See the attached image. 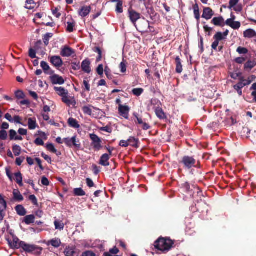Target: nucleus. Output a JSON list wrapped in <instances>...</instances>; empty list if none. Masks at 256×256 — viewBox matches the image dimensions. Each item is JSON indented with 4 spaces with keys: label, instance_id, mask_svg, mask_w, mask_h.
<instances>
[{
    "label": "nucleus",
    "instance_id": "7c9ffc66",
    "mask_svg": "<svg viewBox=\"0 0 256 256\" xmlns=\"http://www.w3.org/2000/svg\"><path fill=\"white\" fill-rule=\"evenodd\" d=\"M36 4L34 0H26L25 8L28 10H32L35 8Z\"/></svg>",
    "mask_w": 256,
    "mask_h": 256
},
{
    "label": "nucleus",
    "instance_id": "39448f33",
    "mask_svg": "<svg viewBox=\"0 0 256 256\" xmlns=\"http://www.w3.org/2000/svg\"><path fill=\"white\" fill-rule=\"evenodd\" d=\"M90 138L92 141L91 145L92 148L96 151L100 150L102 148L101 145L102 142L100 138L94 134H90Z\"/></svg>",
    "mask_w": 256,
    "mask_h": 256
},
{
    "label": "nucleus",
    "instance_id": "0e129e2a",
    "mask_svg": "<svg viewBox=\"0 0 256 256\" xmlns=\"http://www.w3.org/2000/svg\"><path fill=\"white\" fill-rule=\"evenodd\" d=\"M86 78L84 80L83 84L84 86V90L87 92L90 91V85L88 84V82L86 80Z\"/></svg>",
    "mask_w": 256,
    "mask_h": 256
},
{
    "label": "nucleus",
    "instance_id": "7ed1b4c3",
    "mask_svg": "<svg viewBox=\"0 0 256 256\" xmlns=\"http://www.w3.org/2000/svg\"><path fill=\"white\" fill-rule=\"evenodd\" d=\"M20 248L28 253H40L42 248L40 247L36 246L34 244H30L26 243L24 242H20Z\"/></svg>",
    "mask_w": 256,
    "mask_h": 256
},
{
    "label": "nucleus",
    "instance_id": "603ef678",
    "mask_svg": "<svg viewBox=\"0 0 256 256\" xmlns=\"http://www.w3.org/2000/svg\"><path fill=\"white\" fill-rule=\"evenodd\" d=\"M8 138L7 132L5 130H1L0 131V140H4Z\"/></svg>",
    "mask_w": 256,
    "mask_h": 256
},
{
    "label": "nucleus",
    "instance_id": "680f3d73",
    "mask_svg": "<svg viewBox=\"0 0 256 256\" xmlns=\"http://www.w3.org/2000/svg\"><path fill=\"white\" fill-rule=\"evenodd\" d=\"M96 72L97 73L100 75L102 76L104 74V66L102 64H100L98 67L96 68Z\"/></svg>",
    "mask_w": 256,
    "mask_h": 256
},
{
    "label": "nucleus",
    "instance_id": "13d9d810",
    "mask_svg": "<svg viewBox=\"0 0 256 256\" xmlns=\"http://www.w3.org/2000/svg\"><path fill=\"white\" fill-rule=\"evenodd\" d=\"M28 56L32 58H36V50L32 48H30L28 51Z\"/></svg>",
    "mask_w": 256,
    "mask_h": 256
},
{
    "label": "nucleus",
    "instance_id": "a18cd8bd",
    "mask_svg": "<svg viewBox=\"0 0 256 256\" xmlns=\"http://www.w3.org/2000/svg\"><path fill=\"white\" fill-rule=\"evenodd\" d=\"M246 86V84H244V82L243 76H241L239 78L238 82L236 84L234 85L233 87L242 88Z\"/></svg>",
    "mask_w": 256,
    "mask_h": 256
},
{
    "label": "nucleus",
    "instance_id": "cd10ccee",
    "mask_svg": "<svg viewBox=\"0 0 256 256\" xmlns=\"http://www.w3.org/2000/svg\"><path fill=\"white\" fill-rule=\"evenodd\" d=\"M128 140L129 144L132 146L136 148L138 147V139L134 137L130 136Z\"/></svg>",
    "mask_w": 256,
    "mask_h": 256
},
{
    "label": "nucleus",
    "instance_id": "864d4df0",
    "mask_svg": "<svg viewBox=\"0 0 256 256\" xmlns=\"http://www.w3.org/2000/svg\"><path fill=\"white\" fill-rule=\"evenodd\" d=\"M236 52L239 54H246L248 52V50L246 48L239 46Z\"/></svg>",
    "mask_w": 256,
    "mask_h": 256
},
{
    "label": "nucleus",
    "instance_id": "0eeeda50",
    "mask_svg": "<svg viewBox=\"0 0 256 256\" xmlns=\"http://www.w3.org/2000/svg\"><path fill=\"white\" fill-rule=\"evenodd\" d=\"M6 240L8 242L9 246L10 248L13 249H18L20 248V242L16 236H14L12 241L8 236H6Z\"/></svg>",
    "mask_w": 256,
    "mask_h": 256
},
{
    "label": "nucleus",
    "instance_id": "ddd939ff",
    "mask_svg": "<svg viewBox=\"0 0 256 256\" xmlns=\"http://www.w3.org/2000/svg\"><path fill=\"white\" fill-rule=\"evenodd\" d=\"M130 108L128 106L120 105L118 106L119 114L124 118L128 119Z\"/></svg>",
    "mask_w": 256,
    "mask_h": 256
},
{
    "label": "nucleus",
    "instance_id": "f8f14e48",
    "mask_svg": "<svg viewBox=\"0 0 256 256\" xmlns=\"http://www.w3.org/2000/svg\"><path fill=\"white\" fill-rule=\"evenodd\" d=\"M74 53L75 52L72 48L65 46L62 48L60 55L63 57H69Z\"/></svg>",
    "mask_w": 256,
    "mask_h": 256
},
{
    "label": "nucleus",
    "instance_id": "2eb2a0df",
    "mask_svg": "<svg viewBox=\"0 0 256 256\" xmlns=\"http://www.w3.org/2000/svg\"><path fill=\"white\" fill-rule=\"evenodd\" d=\"M91 10L90 6H82L78 10V14L82 17H86L90 14Z\"/></svg>",
    "mask_w": 256,
    "mask_h": 256
},
{
    "label": "nucleus",
    "instance_id": "6e6552de",
    "mask_svg": "<svg viewBox=\"0 0 256 256\" xmlns=\"http://www.w3.org/2000/svg\"><path fill=\"white\" fill-rule=\"evenodd\" d=\"M129 18L132 23L136 26V21L140 18V14L131 7L128 10Z\"/></svg>",
    "mask_w": 256,
    "mask_h": 256
},
{
    "label": "nucleus",
    "instance_id": "473e14b6",
    "mask_svg": "<svg viewBox=\"0 0 256 256\" xmlns=\"http://www.w3.org/2000/svg\"><path fill=\"white\" fill-rule=\"evenodd\" d=\"M60 244L61 241L59 238H54L48 242V244H50L56 248H58Z\"/></svg>",
    "mask_w": 256,
    "mask_h": 256
},
{
    "label": "nucleus",
    "instance_id": "412c9836",
    "mask_svg": "<svg viewBox=\"0 0 256 256\" xmlns=\"http://www.w3.org/2000/svg\"><path fill=\"white\" fill-rule=\"evenodd\" d=\"M244 36L246 38H251L256 36V32L253 29L249 28L244 32Z\"/></svg>",
    "mask_w": 256,
    "mask_h": 256
},
{
    "label": "nucleus",
    "instance_id": "8fccbe9b",
    "mask_svg": "<svg viewBox=\"0 0 256 256\" xmlns=\"http://www.w3.org/2000/svg\"><path fill=\"white\" fill-rule=\"evenodd\" d=\"M28 200L32 202V204L36 206H38V202L37 198L34 195H30L28 196Z\"/></svg>",
    "mask_w": 256,
    "mask_h": 256
},
{
    "label": "nucleus",
    "instance_id": "f03ea898",
    "mask_svg": "<svg viewBox=\"0 0 256 256\" xmlns=\"http://www.w3.org/2000/svg\"><path fill=\"white\" fill-rule=\"evenodd\" d=\"M180 164L183 165L184 168L190 170L196 166V160L194 156H184L179 162Z\"/></svg>",
    "mask_w": 256,
    "mask_h": 256
},
{
    "label": "nucleus",
    "instance_id": "c85d7f7f",
    "mask_svg": "<svg viewBox=\"0 0 256 256\" xmlns=\"http://www.w3.org/2000/svg\"><path fill=\"white\" fill-rule=\"evenodd\" d=\"M256 66V60H248V61L244 66V68L246 70H251L253 68Z\"/></svg>",
    "mask_w": 256,
    "mask_h": 256
},
{
    "label": "nucleus",
    "instance_id": "f704fd0d",
    "mask_svg": "<svg viewBox=\"0 0 256 256\" xmlns=\"http://www.w3.org/2000/svg\"><path fill=\"white\" fill-rule=\"evenodd\" d=\"M182 188L186 194H190L192 192V190L191 189L190 184L188 182H185L182 184Z\"/></svg>",
    "mask_w": 256,
    "mask_h": 256
},
{
    "label": "nucleus",
    "instance_id": "20e7f679",
    "mask_svg": "<svg viewBox=\"0 0 256 256\" xmlns=\"http://www.w3.org/2000/svg\"><path fill=\"white\" fill-rule=\"evenodd\" d=\"M64 142L67 146L70 148L74 147L77 150H80L82 146L80 140L76 136H74L72 138H64Z\"/></svg>",
    "mask_w": 256,
    "mask_h": 256
},
{
    "label": "nucleus",
    "instance_id": "a211bd4d",
    "mask_svg": "<svg viewBox=\"0 0 256 256\" xmlns=\"http://www.w3.org/2000/svg\"><path fill=\"white\" fill-rule=\"evenodd\" d=\"M176 68V72L178 74H180L182 72V60L179 56H176L175 58Z\"/></svg>",
    "mask_w": 256,
    "mask_h": 256
},
{
    "label": "nucleus",
    "instance_id": "c9c22d12",
    "mask_svg": "<svg viewBox=\"0 0 256 256\" xmlns=\"http://www.w3.org/2000/svg\"><path fill=\"white\" fill-rule=\"evenodd\" d=\"M94 52L98 54V56L96 60V62H100L102 58V52L100 48L98 46L94 47Z\"/></svg>",
    "mask_w": 256,
    "mask_h": 256
},
{
    "label": "nucleus",
    "instance_id": "ea45409f",
    "mask_svg": "<svg viewBox=\"0 0 256 256\" xmlns=\"http://www.w3.org/2000/svg\"><path fill=\"white\" fill-rule=\"evenodd\" d=\"M54 224L56 230H63L64 228V224L62 222H60L58 220H55L54 222Z\"/></svg>",
    "mask_w": 256,
    "mask_h": 256
},
{
    "label": "nucleus",
    "instance_id": "5fc2aeb1",
    "mask_svg": "<svg viewBox=\"0 0 256 256\" xmlns=\"http://www.w3.org/2000/svg\"><path fill=\"white\" fill-rule=\"evenodd\" d=\"M68 26L66 30L68 32H72L74 30V27L75 26V23L74 22H68Z\"/></svg>",
    "mask_w": 256,
    "mask_h": 256
},
{
    "label": "nucleus",
    "instance_id": "4d7b16f0",
    "mask_svg": "<svg viewBox=\"0 0 256 256\" xmlns=\"http://www.w3.org/2000/svg\"><path fill=\"white\" fill-rule=\"evenodd\" d=\"M0 204L2 206V209L6 210V202L4 199L0 194Z\"/></svg>",
    "mask_w": 256,
    "mask_h": 256
},
{
    "label": "nucleus",
    "instance_id": "c756f323",
    "mask_svg": "<svg viewBox=\"0 0 256 256\" xmlns=\"http://www.w3.org/2000/svg\"><path fill=\"white\" fill-rule=\"evenodd\" d=\"M54 90H56L57 94L61 96H62L64 94H68V91L62 87L55 86L54 88Z\"/></svg>",
    "mask_w": 256,
    "mask_h": 256
},
{
    "label": "nucleus",
    "instance_id": "b1692460",
    "mask_svg": "<svg viewBox=\"0 0 256 256\" xmlns=\"http://www.w3.org/2000/svg\"><path fill=\"white\" fill-rule=\"evenodd\" d=\"M35 216L34 214H30L26 216L22 221L26 224H30L34 222Z\"/></svg>",
    "mask_w": 256,
    "mask_h": 256
},
{
    "label": "nucleus",
    "instance_id": "37998d69",
    "mask_svg": "<svg viewBox=\"0 0 256 256\" xmlns=\"http://www.w3.org/2000/svg\"><path fill=\"white\" fill-rule=\"evenodd\" d=\"M117 2L116 11L118 13H122L123 12L122 2V0H118Z\"/></svg>",
    "mask_w": 256,
    "mask_h": 256
},
{
    "label": "nucleus",
    "instance_id": "9b49d317",
    "mask_svg": "<svg viewBox=\"0 0 256 256\" xmlns=\"http://www.w3.org/2000/svg\"><path fill=\"white\" fill-rule=\"evenodd\" d=\"M214 15V12L212 9L209 7H204L203 9V13L202 16V18H205L206 20H209Z\"/></svg>",
    "mask_w": 256,
    "mask_h": 256
},
{
    "label": "nucleus",
    "instance_id": "423d86ee",
    "mask_svg": "<svg viewBox=\"0 0 256 256\" xmlns=\"http://www.w3.org/2000/svg\"><path fill=\"white\" fill-rule=\"evenodd\" d=\"M149 24V22L144 19L143 20L140 22L137 26L136 24L135 26L137 30L140 32L148 33Z\"/></svg>",
    "mask_w": 256,
    "mask_h": 256
},
{
    "label": "nucleus",
    "instance_id": "4468645a",
    "mask_svg": "<svg viewBox=\"0 0 256 256\" xmlns=\"http://www.w3.org/2000/svg\"><path fill=\"white\" fill-rule=\"evenodd\" d=\"M50 80L54 84H62L64 82V80L62 76L58 74H53L50 77Z\"/></svg>",
    "mask_w": 256,
    "mask_h": 256
},
{
    "label": "nucleus",
    "instance_id": "f3484780",
    "mask_svg": "<svg viewBox=\"0 0 256 256\" xmlns=\"http://www.w3.org/2000/svg\"><path fill=\"white\" fill-rule=\"evenodd\" d=\"M110 158L109 154H102L100 160L99 164L104 166H108L110 165L108 162Z\"/></svg>",
    "mask_w": 256,
    "mask_h": 256
},
{
    "label": "nucleus",
    "instance_id": "338daca9",
    "mask_svg": "<svg viewBox=\"0 0 256 256\" xmlns=\"http://www.w3.org/2000/svg\"><path fill=\"white\" fill-rule=\"evenodd\" d=\"M34 144L37 146H42L44 145V142L40 138H36L34 142Z\"/></svg>",
    "mask_w": 256,
    "mask_h": 256
},
{
    "label": "nucleus",
    "instance_id": "bb28decb",
    "mask_svg": "<svg viewBox=\"0 0 256 256\" xmlns=\"http://www.w3.org/2000/svg\"><path fill=\"white\" fill-rule=\"evenodd\" d=\"M14 175L16 177L15 181L20 186H22V176L20 172H18L15 173Z\"/></svg>",
    "mask_w": 256,
    "mask_h": 256
},
{
    "label": "nucleus",
    "instance_id": "4c0bfd02",
    "mask_svg": "<svg viewBox=\"0 0 256 256\" xmlns=\"http://www.w3.org/2000/svg\"><path fill=\"white\" fill-rule=\"evenodd\" d=\"M74 194L76 196H84L86 192L82 188H76L74 190Z\"/></svg>",
    "mask_w": 256,
    "mask_h": 256
},
{
    "label": "nucleus",
    "instance_id": "72a5a7b5",
    "mask_svg": "<svg viewBox=\"0 0 256 256\" xmlns=\"http://www.w3.org/2000/svg\"><path fill=\"white\" fill-rule=\"evenodd\" d=\"M68 124L70 126L74 128H78L80 127L78 122L76 119L72 118L68 120Z\"/></svg>",
    "mask_w": 256,
    "mask_h": 256
},
{
    "label": "nucleus",
    "instance_id": "6ab92c4d",
    "mask_svg": "<svg viewBox=\"0 0 256 256\" xmlns=\"http://www.w3.org/2000/svg\"><path fill=\"white\" fill-rule=\"evenodd\" d=\"M224 22V19L222 16H218L214 18L211 21V23L216 26H223L222 24Z\"/></svg>",
    "mask_w": 256,
    "mask_h": 256
},
{
    "label": "nucleus",
    "instance_id": "393cba45",
    "mask_svg": "<svg viewBox=\"0 0 256 256\" xmlns=\"http://www.w3.org/2000/svg\"><path fill=\"white\" fill-rule=\"evenodd\" d=\"M75 253V248L70 246H66L64 250L65 256H74Z\"/></svg>",
    "mask_w": 256,
    "mask_h": 256
},
{
    "label": "nucleus",
    "instance_id": "79ce46f5",
    "mask_svg": "<svg viewBox=\"0 0 256 256\" xmlns=\"http://www.w3.org/2000/svg\"><path fill=\"white\" fill-rule=\"evenodd\" d=\"M15 96L18 100L24 99L26 97V95L24 92L20 90H18L15 92Z\"/></svg>",
    "mask_w": 256,
    "mask_h": 256
},
{
    "label": "nucleus",
    "instance_id": "5701e85b",
    "mask_svg": "<svg viewBox=\"0 0 256 256\" xmlns=\"http://www.w3.org/2000/svg\"><path fill=\"white\" fill-rule=\"evenodd\" d=\"M155 112L156 116L160 119L164 120L166 118V116L162 108L159 107L156 108Z\"/></svg>",
    "mask_w": 256,
    "mask_h": 256
},
{
    "label": "nucleus",
    "instance_id": "774afa93",
    "mask_svg": "<svg viewBox=\"0 0 256 256\" xmlns=\"http://www.w3.org/2000/svg\"><path fill=\"white\" fill-rule=\"evenodd\" d=\"M42 184L45 186H48L50 184L48 180L44 176L42 178Z\"/></svg>",
    "mask_w": 256,
    "mask_h": 256
},
{
    "label": "nucleus",
    "instance_id": "49530a36",
    "mask_svg": "<svg viewBox=\"0 0 256 256\" xmlns=\"http://www.w3.org/2000/svg\"><path fill=\"white\" fill-rule=\"evenodd\" d=\"M46 149L54 154H56L57 150L55 148L54 146L52 143H48L46 145Z\"/></svg>",
    "mask_w": 256,
    "mask_h": 256
},
{
    "label": "nucleus",
    "instance_id": "f257e3e1",
    "mask_svg": "<svg viewBox=\"0 0 256 256\" xmlns=\"http://www.w3.org/2000/svg\"><path fill=\"white\" fill-rule=\"evenodd\" d=\"M174 244L173 242L168 238H158L154 242V248L162 252L168 251L172 245Z\"/></svg>",
    "mask_w": 256,
    "mask_h": 256
},
{
    "label": "nucleus",
    "instance_id": "e433bc0d",
    "mask_svg": "<svg viewBox=\"0 0 256 256\" xmlns=\"http://www.w3.org/2000/svg\"><path fill=\"white\" fill-rule=\"evenodd\" d=\"M91 108H94V107L92 105H89V106H84L82 108V110L85 114L91 116L92 114Z\"/></svg>",
    "mask_w": 256,
    "mask_h": 256
},
{
    "label": "nucleus",
    "instance_id": "a19ab883",
    "mask_svg": "<svg viewBox=\"0 0 256 256\" xmlns=\"http://www.w3.org/2000/svg\"><path fill=\"white\" fill-rule=\"evenodd\" d=\"M53 36V34L52 33H47L43 36V41L45 44V46H48L49 43V40L50 38H52Z\"/></svg>",
    "mask_w": 256,
    "mask_h": 256
},
{
    "label": "nucleus",
    "instance_id": "dca6fc26",
    "mask_svg": "<svg viewBox=\"0 0 256 256\" xmlns=\"http://www.w3.org/2000/svg\"><path fill=\"white\" fill-rule=\"evenodd\" d=\"M90 61L88 59H86L84 60L82 63L81 68L84 72L90 74L91 72V68L90 67Z\"/></svg>",
    "mask_w": 256,
    "mask_h": 256
},
{
    "label": "nucleus",
    "instance_id": "3c124183",
    "mask_svg": "<svg viewBox=\"0 0 256 256\" xmlns=\"http://www.w3.org/2000/svg\"><path fill=\"white\" fill-rule=\"evenodd\" d=\"M214 38L218 42H220L224 38L222 36V34L221 32H218L214 36Z\"/></svg>",
    "mask_w": 256,
    "mask_h": 256
},
{
    "label": "nucleus",
    "instance_id": "2f4dec72",
    "mask_svg": "<svg viewBox=\"0 0 256 256\" xmlns=\"http://www.w3.org/2000/svg\"><path fill=\"white\" fill-rule=\"evenodd\" d=\"M28 126L30 130L36 129L37 124L35 118H29L28 119Z\"/></svg>",
    "mask_w": 256,
    "mask_h": 256
},
{
    "label": "nucleus",
    "instance_id": "69168bd1",
    "mask_svg": "<svg viewBox=\"0 0 256 256\" xmlns=\"http://www.w3.org/2000/svg\"><path fill=\"white\" fill-rule=\"evenodd\" d=\"M246 60V58L244 57L237 58L234 60L236 63L238 64H242Z\"/></svg>",
    "mask_w": 256,
    "mask_h": 256
},
{
    "label": "nucleus",
    "instance_id": "bf43d9fd",
    "mask_svg": "<svg viewBox=\"0 0 256 256\" xmlns=\"http://www.w3.org/2000/svg\"><path fill=\"white\" fill-rule=\"evenodd\" d=\"M238 2L239 0H230L229 2V6H228V8L232 9L238 4Z\"/></svg>",
    "mask_w": 256,
    "mask_h": 256
},
{
    "label": "nucleus",
    "instance_id": "e2e57ef3",
    "mask_svg": "<svg viewBox=\"0 0 256 256\" xmlns=\"http://www.w3.org/2000/svg\"><path fill=\"white\" fill-rule=\"evenodd\" d=\"M240 23L239 22H234L232 24V25L230 26V27L234 29V30H237L240 27Z\"/></svg>",
    "mask_w": 256,
    "mask_h": 256
},
{
    "label": "nucleus",
    "instance_id": "4be33fe9",
    "mask_svg": "<svg viewBox=\"0 0 256 256\" xmlns=\"http://www.w3.org/2000/svg\"><path fill=\"white\" fill-rule=\"evenodd\" d=\"M15 210L18 215L24 216L26 214V210L22 205H18L15 207Z\"/></svg>",
    "mask_w": 256,
    "mask_h": 256
},
{
    "label": "nucleus",
    "instance_id": "c03bdc74",
    "mask_svg": "<svg viewBox=\"0 0 256 256\" xmlns=\"http://www.w3.org/2000/svg\"><path fill=\"white\" fill-rule=\"evenodd\" d=\"M144 90L142 88H136L132 90V94L137 96H140L144 92Z\"/></svg>",
    "mask_w": 256,
    "mask_h": 256
},
{
    "label": "nucleus",
    "instance_id": "1a4fd4ad",
    "mask_svg": "<svg viewBox=\"0 0 256 256\" xmlns=\"http://www.w3.org/2000/svg\"><path fill=\"white\" fill-rule=\"evenodd\" d=\"M134 116L136 119V120H135V122L142 125V130H146L150 128V125L146 122L145 120H143L142 118L139 117L138 114L134 113Z\"/></svg>",
    "mask_w": 256,
    "mask_h": 256
},
{
    "label": "nucleus",
    "instance_id": "58836bf2",
    "mask_svg": "<svg viewBox=\"0 0 256 256\" xmlns=\"http://www.w3.org/2000/svg\"><path fill=\"white\" fill-rule=\"evenodd\" d=\"M12 151L15 156H18L21 152V148L18 145L14 144L12 146Z\"/></svg>",
    "mask_w": 256,
    "mask_h": 256
},
{
    "label": "nucleus",
    "instance_id": "de8ad7c7",
    "mask_svg": "<svg viewBox=\"0 0 256 256\" xmlns=\"http://www.w3.org/2000/svg\"><path fill=\"white\" fill-rule=\"evenodd\" d=\"M119 68H120V72L122 73H124L126 70V61L123 59L120 64Z\"/></svg>",
    "mask_w": 256,
    "mask_h": 256
},
{
    "label": "nucleus",
    "instance_id": "9d476101",
    "mask_svg": "<svg viewBox=\"0 0 256 256\" xmlns=\"http://www.w3.org/2000/svg\"><path fill=\"white\" fill-rule=\"evenodd\" d=\"M50 62L56 68H60L63 64V62L60 56H54L50 57Z\"/></svg>",
    "mask_w": 256,
    "mask_h": 256
},
{
    "label": "nucleus",
    "instance_id": "aec40b11",
    "mask_svg": "<svg viewBox=\"0 0 256 256\" xmlns=\"http://www.w3.org/2000/svg\"><path fill=\"white\" fill-rule=\"evenodd\" d=\"M68 94H64L62 96V102L66 104L67 106H70V105H74L76 104L74 100V98H72V100L69 99Z\"/></svg>",
    "mask_w": 256,
    "mask_h": 256
},
{
    "label": "nucleus",
    "instance_id": "052dcab7",
    "mask_svg": "<svg viewBox=\"0 0 256 256\" xmlns=\"http://www.w3.org/2000/svg\"><path fill=\"white\" fill-rule=\"evenodd\" d=\"M81 256H96V254L92 250H86L82 252Z\"/></svg>",
    "mask_w": 256,
    "mask_h": 256
},
{
    "label": "nucleus",
    "instance_id": "a878e982",
    "mask_svg": "<svg viewBox=\"0 0 256 256\" xmlns=\"http://www.w3.org/2000/svg\"><path fill=\"white\" fill-rule=\"evenodd\" d=\"M14 199L18 202H21L24 200L23 196L20 194L18 190H14L13 192Z\"/></svg>",
    "mask_w": 256,
    "mask_h": 256
},
{
    "label": "nucleus",
    "instance_id": "09e8293b",
    "mask_svg": "<svg viewBox=\"0 0 256 256\" xmlns=\"http://www.w3.org/2000/svg\"><path fill=\"white\" fill-rule=\"evenodd\" d=\"M40 66L43 69L44 73H46V71H48L50 69V67L48 64L47 62H46L44 61H42L40 63Z\"/></svg>",
    "mask_w": 256,
    "mask_h": 256
},
{
    "label": "nucleus",
    "instance_id": "6e6d98bb",
    "mask_svg": "<svg viewBox=\"0 0 256 256\" xmlns=\"http://www.w3.org/2000/svg\"><path fill=\"white\" fill-rule=\"evenodd\" d=\"M16 132L14 130H10L9 131V136L10 140H14L16 136Z\"/></svg>",
    "mask_w": 256,
    "mask_h": 256
}]
</instances>
